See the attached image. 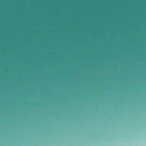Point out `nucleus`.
<instances>
[{"label":"nucleus","instance_id":"nucleus-1","mask_svg":"<svg viewBox=\"0 0 146 146\" xmlns=\"http://www.w3.org/2000/svg\"><path fill=\"white\" fill-rule=\"evenodd\" d=\"M98 39H100V0H98Z\"/></svg>","mask_w":146,"mask_h":146},{"label":"nucleus","instance_id":"nucleus-2","mask_svg":"<svg viewBox=\"0 0 146 146\" xmlns=\"http://www.w3.org/2000/svg\"><path fill=\"white\" fill-rule=\"evenodd\" d=\"M101 27H102V24H101Z\"/></svg>","mask_w":146,"mask_h":146},{"label":"nucleus","instance_id":"nucleus-3","mask_svg":"<svg viewBox=\"0 0 146 146\" xmlns=\"http://www.w3.org/2000/svg\"><path fill=\"white\" fill-rule=\"evenodd\" d=\"M100 87L99 86V90H100Z\"/></svg>","mask_w":146,"mask_h":146}]
</instances>
